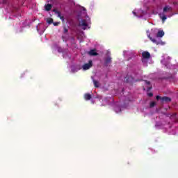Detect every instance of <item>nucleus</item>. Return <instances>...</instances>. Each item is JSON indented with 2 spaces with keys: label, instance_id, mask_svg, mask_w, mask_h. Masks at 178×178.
<instances>
[{
  "label": "nucleus",
  "instance_id": "39448f33",
  "mask_svg": "<svg viewBox=\"0 0 178 178\" xmlns=\"http://www.w3.org/2000/svg\"><path fill=\"white\" fill-rule=\"evenodd\" d=\"M79 26L81 27H88V24L86 19H82L79 23Z\"/></svg>",
  "mask_w": 178,
  "mask_h": 178
},
{
  "label": "nucleus",
  "instance_id": "4be33fe9",
  "mask_svg": "<svg viewBox=\"0 0 178 178\" xmlns=\"http://www.w3.org/2000/svg\"><path fill=\"white\" fill-rule=\"evenodd\" d=\"M58 17L60 19V20H62V22H65V17L60 15Z\"/></svg>",
  "mask_w": 178,
  "mask_h": 178
},
{
  "label": "nucleus",
  "instance_id": "6ab92c4d",
  "mask_svg": "<svg viewBox=\"0 0 178 178\" xmlns=\"http://www.w3.org/2000/svg\"><path fill=\"white\" fill-rule=\"evenodd\" d=\"M79 70H80V69H79V68H72V73H74L76 72H79Z\"/></svg>",
  "mask_w": 178,
  "mask_h": 178
},
{
  "label": "nucleus",
  "instance_id": "f03ea898",
  "mask_svg": "<svg viewBox=\"0 0 178 178\" xmlns=\"http://www.w3.org/2000/svg\"><path fill=\"white\" fill-rule=\"evenodd\" d=\"M173 10V8L170 7V6H165L163 8V14L167 13V12H172Z\"/></svg>",
  "mask_w": 178,
  "mask_h": 178
},
{
  "label": "nucleus",
  "instance_id": "4468645a",
  "mask_svg": "<svg viewBox=\"0 0 178 178\" xmlns=\"http://www.w3.org/2000/svg\"><path fill=\"white\" fill-rule=\"evenodd\" d=\"M93 84L95 87H96V88H98V87H99V83L95 79H93Z\"/></svg>",
  "mask_w": 178,
  "mask_h": 178
},
{
  "label": "nucleus",
  "instance_id": "6e6552de",
  "mask_svg": "<svg viewBox=\"0 0 178 178\" xmlns=\"http://www.w3.org/2000/svg\"><path fill=\"white\" fill-rule=\"evenodd\" d=\"M88 54L90 55V56H97L98 55V53H97L95 49L90 50Z\"/></svg>",
  "mask_w": 178,
  "mask_h": 178
},
{
  "label": "nucleus",
  "instance_id": "b1692460",
  "mask_svg": "<svg viewBox=\"0 0 178 178\" xmlns=\"http://www.w3.org/2000/svg\"><path fill=\"white\" fill-rule=\"evenodd\" d=\"M148 97H153L154 94L152 92H149L147 94Z\"/></svg>",
  "mask_w": 178,
  "mask_h": 178
},
{
  "label": "nucleus",
  "instance_id": "aec40b11",
  "mask_svg": "<svg viewBox=\"0 0 178 178\" xmlns=\"http://www.w3.org/2000/svg\"><path fill=\"white\" fill-rule=\"evenodd\" d=\"M161 19H162V22H165V20H166V19H168V17H166V15H163Z\"/></svg>",
  "mask_w": 178,
  "mask_h": 178
},
{
  "label": "nucleus",
  "instance_id": "393cba45",
  "mask_svg": "<svg viewBox=\"0 0 178 178\" xmlns=\"http://www.w3.org/2000/svg\"><path fill=\"white\" fill-rule=\"evenodd\" d=\"M83 30H86V27L83 28Z\"/></svg>",
  "mask_w": 178,
  "mask_h": 178
},
{
  "label": "nucleus",
  "instance_id": "ddd939ff",
  "mask_svg": "<svg viewBox=\"0 0 178 178\" xmlns=\"http://www.w3.org/2000/svg\"><path fill=\"white\" fill-rule=\"evenodd\" d=\"M163 35H165V32H163V31H159L156 37H160L161 38Z\"/></svg>",
  "mask_w": 178,
  "mask_h": 178
},
{
  "label": "nucleus",
  "instance_id": "f257e3e1",
  "mask_svg": "<svg viewBox=\"0 0 178 178\" xmlns=\"http://www.w3.org/2000/svg\"><path fill=\"white\" fill-rule=\"evenodd\" d=\"M90 67H92V60H89L88 63H86L83 65V70H88Z\"/></svg>",
  "mask_w": 178,
  "mask_h": 178
},
{
  "label": "nucleus",
  "instance_id": "f8f14e48",
  "mask_svg": "<svg viewBox=\"0 0 178 178\" xmlns=\"http://www.w3.org/2000/svg\"><path fill=\"white\" fill-rule=\"evenodd\" d=\"M112 62V58L111 57H107L106 59H105V65L106 66H108V63H111Z\"/></svg>",
  "mask_w": 178,
  "mask_h": 178
},
{
  "label": "nucleus",
  "instance_id": "f3484780",
  "mask_svg": "<svg viewBox=\"0 0 178 178\" xmlns=\"http://www.w3.org/2000/svg\"><path fill=\"white\" fill-rule=\"evenodd\" d=\"M68 31H69V29L66 26H64L63 27V33H64V34H66V33H67Z\"/></svg>",
  "mask_w": 178,
  "mask_h": 178
},
{
  "label": "nucleus",
  "instance_id": "dca6fc26",
  "mask_svg": "<svg viewBox=\"0 0 178 178\" xmlns=\"http://www.w3.org/2000/svg\"><path fill=\"white\" fill-rule=\"evenodd\" d=\"M47 22L49 24H52V23H54V19L52 18H49Z\"/></svg>",
  "mask_w": 178,
  "mask_h": 178
},
{
  "label": "nucleus",
  "instance_id": "423d86ee",
  "mask_svg": "<svg viewBox=\"0 0 178 178\" xmlns=\"http://www.w3.org/2000/svg\"><path fill=\"white\" fill-rule=\"evenodd\" d=\"M172 99L169 97L164 96L161 98V102H170Z\"/></svg>",
  "mask_w": 178,
  "mask_h": 178
},
{
  "label": "nucleus",
  "instance_id": "0eeeda50",
  "mask_svg": "<svg viewBox=\"0 0 178 178\" xmlns=\"http://www.w3.org/2000/svg\"><path fill=\"white\" fill-rule=\"evenodd\" d=\"M149 38L150 41H152L154 42V44H156V45H159V44H161V41L156 40V39H154L152 37H151L150 35H149Z\"/></svg>",
  "mask_w": 178,
  "mask_h": 178
},
{
  "label": "nucleus",
  "instance_id": "9b49d317",
  "mask_svg": "<svg viewBox=\"0 0 178 178\" xmlns=\"http://www.w3.org/2000/svg\"><path fill=\"white\" fill-rule=\"evenodd\" d=\"M91 98H92V96L90 94L86 93L84 95V99H86V101H90Z\"/></svg>",
  "mask_w": 178,
  "mask_h": 178
},
{
  "label": "nucleus",
  "instance_id": "a211bd4d",
  "mask_svg": "<svg viewBox=\"0 0 178 178\" xmlns=\"http://www.w3.org/2000/svg\"><path fill=\"white\" fill-rule=\"evenodd\" d=\"M155 105H156V103L155 102H152L150 103V108H154V106H155Z\"/></svg>",
  "mask_w": 178,
  "mask_h": 178
},
{
  "label": "nucleus",
  "instance_id": "2eb2a0df",
  "mask_svg": "<svg viewBox=\"0 0 178 178\" xmlns=\"http://www.w3.org/2000/svg\"><path fill=\"white\" fill-rule=\"evenodd\" d=\"M53 12L55 13L56 15H57L58 17H60V11H58V10L56 9H54L53 10Z\"/></svg>",
  "mask_w": 178,
  "mask_h": 178
},
{
  "label": "nucleus",
  "instance_id": "9d476101",
  "mask_svg": "<svg viewBox=\"0 0 178 178\" xmlns=\"http://www.w3.org/2000/svg\"><path fill=\"white\" fill-rule=\"evenodd\" d=\"M44 9L47 12H49L52 9V4H47L44 6Z\"/></svg>",
  "mask_w": 178,
  "mask_h": 178
},
{
  "label": "nucleus",
  "instance_id": "412c9836",
  "mask_svg": "<svg viewBox=\"0 0 178 178\" xmlns=\"http://www.w3.org/2000/svg\"><path fill=\"white\" fill-rule=\"evenodd\" d=\"M156 99H157V101H159V99H161V101H162V97L159 96V95H157L156 97Z\"/></svg>",
  "mask_w": 178,
  "mask_h": 178
},
{
  "label": "nucleus",
  "instance_id": "1a4fd4ad",
  "mask_svg": "<svg viewBox=\"0 0 178 178\" xmlns=\"http://www.w3.org/2000/svg\"><path fill=\"white\" fill-rule=\"evenodd\" d=\"M145 84H147V86H149L147 87V91H150L152 89V86H151V82L149 81H145Z\"/></svg>",
  "mask_w": 178,
  "mask_h": 178
},
{
  "label": "nucleus",
  "instance_id": "20e7f679",
  "mask_svg": "<svg viewBox=\"0 0 178 178\" xmlns=\"http://www.w3.org/2000/svg\"><path fill=\"white\" fill-rule=\"evenodd\" d=\"M142 56L144 59H149V58H151V54L148 51H143L142 53Z\"/></svg>",
  "mask_w": 178,
  "mask_h": 178
},
{
  "label": "nucleus",
  "instance_id": "5701e85b",
  "mask_svg": "<svg viewBox=\"0 0 178 178\" xmlns=\"http://www.w3.org/2000/svg\"><path fill=\"white\" fill-rule=\"evenodd\" d=\"M53 24H54V26H58V25L60 24V22H54Z\"/></svg>",
  "mask_w": 178,
  "mask_h": 178
},
{
  "label": "nucleus",
  "instance_id": "7ed1b4c3",
  "mask_svg": "<svg viewBox=\"0 0 178 178\" xmlns=\"http://www.w3.org/2000/svg\"><path fill=\"white\" fill-rule=\"evenodd\" d=\"M134 81V78L130 75H127L126 77L124 78V81L125 83H133Z\"/></svg>",
  "mask_w": 178,
  "mask_h": 178
}]
</instances>
